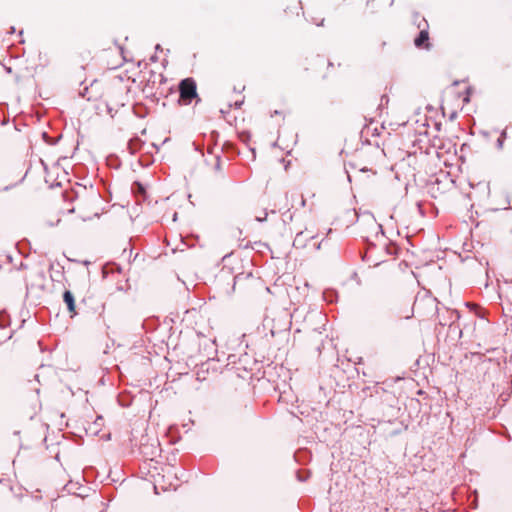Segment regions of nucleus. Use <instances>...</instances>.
<instances>
[{
    "label": "nucleus",
    "instance_id": "obj_1",
    "mask_svg": "<svg viewBox=\"0 0 512 512\" xmlns=\"http://www.w3.org/2000/svg\"><path fill=\"white\" fill-rule=\"evenodd\" d=\"M179 102L187 105L190 104L192 99L197 98V85L193 78H185L179 83Z\"/></svg>",
    "mask_w": 512,
    "mask_h": 512
},
{
    "label": "nucleus",
    "instance_id": "obj_2",
    "mask_svg": "<svg viewBox=\"0 0 512 512\" xmlns=\"http://www.w3.org/2000/svg\"><path fill=\"white\" fill-rule=\"evenodd\" d=\"M258 285L259 278L254 277L251 272H242L234 277V284L232 288H236V286L257 287Z\"/></svg>",
    "mask_w": 512,
    "mask_h": 512
},
{
    "label": "nucleus",
    "instance_id": "obj_3",
    "mask_svg": "<svg viewBox=\"0 0 512 512\" xmlns=\"http://www.w3.org/2000/svg\"><path fill=\"white\" fill-rule=\"evenodd\" d=\"M362 222L365 225L367 231L374 233V236L376 238H378L379 235H381V237H384L382 225L376 221L374 216L369 214L363 218Z\"/></svg>",
    "mask_w": 512,
    "mask_h": 512
},
{
    "label": "nucleus",
    "instance_id": "obj_4",
    "mask_svg": "<svg viewBox=\"0 0 512 512\" xmlns=\"http://www.w3.org/2000/svg\"><path fill=\"white\" fill-rule=\"evenodd\" d=\"M429 34L427 30H421L418 36L414 40V44L417 48H429Z\"/></svg>",
    "mask_w": 512,
    "mask_h": 512
},
{
    "label": "nucleus",
    "instance_id": "obj_5",
    "mask_svg": "<svg viewBox=\"0 0 512 512\" xmlns=\"http://www.w3.org/2000/svg\"><path fill=\"white\" fill-rule=\"evenodd\" d=\"M63 300L66 303L69 312L75 314V296L70 290H65Z\"/></svg>",
    "mask_w": 512,
    "mask_h": 512
},
{
    "label": "nucleus",
    "instance_id": "obj_6",
    "mask_svg": "<svg viewBox=\"0 0 512 512\" xmlns=\"http://www.w3.org/2000/svg\"><path fill=\"white\" fill-rule=\"evenodd\" d=\"M322 298L328 303H333L337 300L336 290H322Z\"/></svg>",
    "mask_w": 512,
    "mask_h": 512
},
{
    "label": "nucleus",
    "instance_id": "obj_7",
    "mask_svg": "<svg viewBox=\"0 0 512 512\" xmlns=\"http://www.w3.org/2000/svg\"><path fill=\"white\" fill-rule=\"evenodd\" d=\"M102 422H103V418L102 416H98L96 418V420L94 421L93 423V427H90V431L93 433V434H97L100 430V427L102 426Z\"/></svg>",
    "mask_w": 512,
    "mask_h": 512
},
{
    "label": "nucleus",
    "instance_id": "obj_8",
    "mask_svg": "<svg viewBox=\"0 0 512 512\" xmlns=\"http://www.w3.org/2000/svg\"><path fill=\"white\" fill-rule=\"evenodd\" d=\"M385 251H386V254L392 256L397 253V247L392 243L385 244Z\"/></svg>",
    "mask_w": 512,
    "mask_h": 512
},
{
    "label": "nucleus",
    "instance_id": "obj_9",
    "mask_svg": "<svg viewBox=\"0 0 512 512\" xmlns=\"http://www.w3.org/2000/svg\"><path fill=\"white\" fill-rule=\"evenodd\" d=\"M506 136H507V132H506V129H504L501 132L500 137L498 138L497 143H496L498 149L503 148L504 139L506 138Z\"/></svg>",
    "mask_w": 512,
    "mask_h": 512
},
{
    "label": "nucleus",
    "instance_id": "obj_10",
    "mask_svg": "<svg viewBox=\"0 0 512 512\" xmlns=\"http://www.w3.org/2000/svg\"><path fill=\"white\" fill-rule=\"evenodd\" d=\"M80 95L82 97H86L88 101H90L92 99V96L89 95V88L88 87H85L83 89V91L80 92Z\"/></svg>",
    "mask_w": 512,
    "mask_h": 512
},
{
    "label": "nucleus",
    "instance_id": "obj_11",
    "mask_svg": "<svg viewBox=\"0 0 512 512\" xmlns=\"http://www.w3.org/2000/svg\"><path fill=\"white\" fill-rule=\"evenodd\" d=\"M215 170L220 171L221 170V163H220V157L217 156V162L215 164Z\"/></svg>",
    "mask_w": 512,
    "mask_h": 512
},
{
    "label": "nucleus",
    "instance_id": "obj_12",
    "mask_svg": "<svg viewBox=\"0 0 512 512\" xmlns=\"http://www.w3.org/2000/svg\"><path fill=\"white\" fill-rule=\"evenodd\" d=\"M266 218H267V212H265V213H264V216H258V217H256V220H257L258 222H263V221H265V220H266Z\"/></svg>",
    "mask_w": 512,
    "mask_h": 512
},
{
    "label": "nucleus",
    "instance_id": "obj_13",
    "mask_svg": "<svg viewBox=\"0 0 512 512\" xmlns=\"http://www.w3.org/2000/svg\"><path fill=\"white\" fill-rule=\"evenodd\" d=\"M102 272H103L104 277H106L107 274L109 273V266L108 265L104 266L102 269Z\"/></svg>",
    "mask_w": 512,
    "mask_h": 512
},
{
    "label": "nucleus",
    "instance_id": "obj_14",
    "mask_svg": "<svg viewBox=\"0 0 512 512\" xmlns=\"http://www.w3.org/2000/svg\"><path fill=\"white\" fill-rule=\"evenodd\" d=\"M365 240H366L369 244H372V242L370 241V236H369V235L365 236Z\"/></svg>",
    "mask_w": 512,
    "mask_h": 512
},
{
    "label": "nucleus",
    "instance_id": "obj_15",
    "mask_svg": "<svg viewBox=\"0 0 512 512\" xmlns=\"http://www.w3.org/2000/svg\"><path fill=\"white\" fill-rule=\"evenodd\" d=\"M241 104H242V102H238V101H237V102H235V106H236L237 108H239Z\"/></svg>",
    "mask_w": 512,
    "mask_h": 512
},
{
    "label": "nucleus",
    "instance_id": "obj_16",
    "mask_svg": "<svg viewBox=\"0 0 512 512\" xmlns=\"http://www.w3.org/2000/svg\"><path fill=\"white\" fill-rule=\"evenodd\" d=\"M298 479H299L300 481H304V480H305L304 476H300V475H298Z\"/></svg>",
    "mask_w": 512,
    "mask_h": 512
},
{
    "label": "nucleus",
    "instance_id": "obj_17",
    "mask_svg": "<svg viewBox=\"0 0 512 512\" xmlns=\"http://www.w3.org/2000/svg\"><path fill=\"white\" fill-rule=\"evenodd\" d=\"M298 479H299L300 481H304V480H305L304 476H300V475H298Z\"/></svg>",
    "mask_w": 512,
    "mask_h": 512
},
{
    "label": "nucleus",
    "instance_id": "obj_18",
    "mask_svg": "<svg viewBox=\"0 0 512 512\" xmlns=\"http://www.w3.org/2000/svg\"><path fill=\"white\" fill-rule=\"evenodd\" d=\"M15 32V28L14 27H11L10 29V33H14Z\"/></svg>",
    "mask_w": 512,
    "mask_h": 512
},
{
    "label": "nucleus",
    "instance_id": "obj_19",
    "mask_svg": "<svg viewBox=\"0 0 512 512\" xmlns=\"http://www.w3.org/2000/svg\"><path fill=\"white\" fill-rule=\"evenodd\" d=\"M426 296H431L430 290H426Z\"/></svg>",
    "mask_w": 512,
    "mask_h": 512
},
{
    "label": "nucleus",
    "instance_id": "obj_20",
    "mask_svg": "<svg viewBox=\"0 0 512 512\" xmlns=\"http://www.w3.org/2000/svg\"><path fill=\"white\" fill-rule=\"evenodd\" d=\"M352 278H355V279H356V278H357V274H356V273H353V274H352Z\"/></svg>",
    "mask_w": 512,
    "mask_h": 512
},
{
    "label": "nucleus",
    "instance_id": "obj_21",
    "mask_svg": "<svg viewBox=\"0 0 512 512\" xmlns=\"http://www.w3.org/2000/svg\"><path fill=\"white\" fill-rule=\"evenodd\" d=\"M160 49H161V48H160V45H159V44H157V45H156V50H160Z\"/></svg>",
    "mask_w": 512,
    "mask_h": 512
}]
</instances>
